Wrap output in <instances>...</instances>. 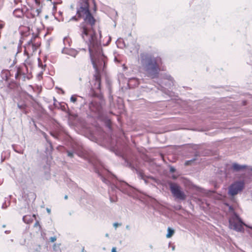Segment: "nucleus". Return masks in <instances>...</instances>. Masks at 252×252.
Here are the masks:
<instances>
[{"mask_svg": "<svg viewBox=\"0 0 252 252\" xmlns=\"http://www.w3.org/2000/svg\"><path fill=\"white\" fill-rule=\"evenodd\" d=\"M78 17H82L83 22L80 26V34L83 40L89 46V52L92 51L98 47L101 46L100 38L101 33H97L93 30V26L95 20L90 13L89 9L88 0H80V7L77 11Z\"/></svg>", "mask_w": 252, "mask_h": 252, "instance_id": "f257e3e1", "label": "nucleus"}, {"mask_svg": "<svg viewBox=\"0 0 252 252\" xmlns=\"http://www.w3.org/2000/svg\"><path fill=\"white\" fill-rule=\"evenodd\" d=\"M90 55L93 67L96 72L91 83L92 89L94 92H97L100 90L101 82L99 73L104 69L106 57L102 53L101 46L98 47L97 49L94 48L92 53L90 52Z\"/></svg>", "mask_w": 252, "mask_h": 252, "instance_id": "f03ea898", "label": "nucleus"}, {"mask_svg": "<svg viewBox=\"0 0 252 252\" xmlns=\"http://www.w3.org/2000/svg\"><path fill=\"white\" fill-rule=\"evenodd\" d=\"M139 63L148 77L152 79L158 77L161 63L160 58L143 53L140 55Z\"/></svg>", "mask_w": 252, "mask_h": 252, "instance_id": "7ed1b4c3", "label": "nucleus"}, {"mask_svg": "<svg viewBox=\"0 0 252 252\" xmlns=\"http://www.w3.org/2000/svg\"><path fill=\"white\" fill-rule=\"evenodd\" d=\"M244 184L243 182H235L229 187V193L231 195H235L237 194L239 191L242 190Z\"/></svg>", "mask_w": 252, "mask_h": 252, "instance_id": "20e7f679", "label": "nucleus"}, {"mask_svg": "<svg viewBox=\"0 0 252 252\" xmlns=\"http://www.w3.org/2000/svg\"><path fill=\"white\" fill-rule=\"evenodd\" d=\"M236 217L238 220V222H232L231 221H229L230 225L233 227V229L237 231H244V228L243 227V226L246 225V224L242 221L241 219L238 216H237Z\"/></svg>", "mask_w": 252, "mask_h": 252, "instance_id": "39448f33", "label": "nucleus"}, {"mask_svg": "<svg viewBox=\"0 0 252 252\" xmlns=\"http://www.w3.org/2000/svg\"><path fill=\"white\" fill-rule=\"evenodd\" d=\"M174 196L180 200H184L186 198V195L182 191L178 185L174 184Z\"/></svg>", "mask_w": 252, "mask_h": 252, "instance_id": "423d86ee", "label": "nucleus"}, {"mask_svg": "<svg viewBox=\"0 0 252 252\" xmlns=\"http://www.w3.org/2000/svg\"><path fill=\"white\" fill-rule=\"evenodd\" d=\"M37 49V46L32 43V40L28 42L25 45V51L34 52Z\"/></svg>", "mask_w": 252, "mask_h": 252, "instance_id": "0eeeda50", "label": "nucleus"}, {"mask_svg": "<svg viewBox=\"0 0 252 252\" xmlns=\"http://www.w3.org/2000/svg\"><path fill=\"white\" fill-rule=\"evenodd\" d=\"M63 52L73 57H75L78 54V51L74 49H64Z\"/></svg>", "mask_w": 252, "mask_h": 252, "instance_id": "6e6552de", "label": "nucleus"}, {"mask_svg": "<svg viewBox=\"0 0 252 252\" xmlns=\"http://www.w3.org/2000/svg\"><path fill=\"white\" fill-rule=\"evenodd\" d=\"M35 219V215H26L23 217V221L26 223H31L33 220V219Z\"/></svg>", "mask_w": 252, "mask_h": 252, "instance_id": "1a4fd4ad", "label": "nucleus"}, {"mask_svg": "<svg viewBox=\"0 0 252 252\" xmlns=\"http://www.w3.org/2000/svg\"><path fill=\"white\" fill-rule=\"evenodd\" d=\"M163 190L170 189L171 192L173 194V184L171 182H167L163 185Z\"/></svg>", "mask_w": 252, "mask_h": 252, "instance_id": "9d476101", "label": "nucleus"}, {"mask_svg": "<svg viewBox=\"0 0 252 252\" xmlns=\"http://www.w3.org/2000/svg\"><path fill=\"white\" fill-rule=\"evenodd\" d=\"M246 166H242L237 163H234L232 165V168L236 171H240L246 168Z\"/></svg>", "mask_w": 252, "mask_h": 252, "instance_id": "9b49d317", "label": "nucleus"}, {"mask_svg": "<svg viewBox=\"0 0 252 252\" xmlns=\"http://www.w3.org/2000/svg\"><path fill=\"white\" fill-rule=\"evenodd\" d=\"M10 201L8 198H5L4 202L3 203L1 208L2 209H6L8 206H9Z\"/></svg>", "mask_w": 252, "mask_h": 252, "instance_id": "f8f14e48", "label": "nucleus"}, {"mask_svg": "<svg viewBox=\"0 0 252 252\" xmlns=\"http://www.w3.org/2000/svg\"><path fill=\"white\" fill-rule=\"evenodd\" d=\"M138 177L140 179L143 180L145 181V183L147 184L148 183V181L147 180V179L145 177V176L144 175V174L141 172H138Z\"/></svg>", "mask_w": 252, "mask_h": 252, "instance_id": "ddd939ff", "label": "nucleus"}, {"mask_svg": "<svg viewBox=\"0 0 252 252\" xmlns=\"http://www.w3.org/2000/svg\"><path fill=\"white\" fill-rule=\"evenodd\" d=\"M168 233L166 235V238H170L173 234V229L170 227H168L167 229Z\"/></svg>", "mask_w": 252, "mask_h": 252, "instance_id": "4468645a", "label": "nucleus"}, {"mask_svg": "<svg viewBox=\"0 0 252 252\" xmlns=\"http://www.w3.org/2000/svg\"><path fill=\"white\" fill-rule=\"evenodd\" d=\"M76 96L77 95L75 94L71 95L70 98V101L75 103L77 101Z\"/></svg>", "mask_w": 252, "mask_h": 252, "instance_id": "2eb2a0df", "label": "nucleus"}, {"mask_svg": "<svg viewBox=\"0 0 252 252\" xmlns=\"http://www.w3.org/2000/svg\"><path fill=\"white\" fill-rule=\"evenodd\" d=\"M150 179L152 180L153 181H154L155 183H157L158 185L159 184V181L157 180L156 179L153 178V177H150Z\"/></svg>", "mask_w": 252, "mask_h": 252, "instance_id": "dca6fc26", "label": "nucleus"}, {"mask_svg": "<svg viewBox=\"0 0 252 252\" xmlns=\"http://www.w3.org/2000/svg\"><path fill=\"white\" fill-rule=\"evenodd\" d=\"M57 238L55 236H54V237H51L50 238V241L51 242H55Z\"/></svg>", "mask_w": 252, "mask_h": 252, "instance_id": "f3484780", "label": "nucleus"}, {"mask_svg": "<svg viewBox=\"0 0 252 252\" xmlns=\"http://www.w3.org/2000/svg\"><path fill=\"white\" fill-rule=\"evenodd\" d=\"M35 12L37 14V15H38L41 12V9L40 8H37L36 9Z\"/></svg>", "mask_w": 252, "mask_h": 252, "instance_id": "a211bd4d", "label": "nucleus"}, {"mask_svg": "<svg viewBox=\"0 0 252 252\" xmlns=\"http://www.w3.org/2000/svg\"><path fill=\"white\" fill-rule=\"evenodd\" d=\"M4 24L2 22H0V30L4 27Z\"/></svg>", "mask_w": 252, "mask_h": 252, "instance_id": "6ab92c4d", "label": "nucleus"}, {"mask_svg": "<svg viewBox=\"0 0 252 252\" xmlns=\"http://www.w3.org/2000/svg\"><path fill=\"white\" fill-rule=\"evenodd\" d=\"M101 180H102L103 182H104V183H105L106 184H108V181H107V180L106 179H105L103 177H101Z\"/></svg>", "mask_w": 252, "mask_h": 252, "instance_id": "aec40b11", "label": "nucleus"}, {"mask_svg": "<svg viewBox=\"0 0 252 252\" xmlns=\"http://www.w3.org/2000/svg\"><path fill=\"white\" fill-rule=\"evenodd\" d=\"M73 153L71 152H67V155L70 157H72Z\"/></svg>", "mask_w": 252, "mask_h": 252, "instance_id": "412c9836", "label": "nucleus"}, {"mask_svg": "<svg viewBox=\"0 0 252 252\" xmlns=\"http://www.w3.org/2000/svg\"><path fill=\"white\" fill-rule=\"evenodd\" d=\"M120 224L117 223V222H115L113 223V226L115 228H117V227Z\"/></svg>", "mask_w": 252, "mask_h": 252, "instance_id": "4be33fe9", "label": "nucleus"}, {"mask_svg": "<svg viewBox=\"0 0 252 252\" xmlns=\"http://www.w3.org/2000/svg\"><path fill=\"white\" fill-rule=\"evenodd\" d=\"M116 188H117L114 185H112L111 186V189L112 190H115Z\"/></svg>", "mask_w": 252, "mask_h": 252, "instance_id": "5701e85b", "label": "nucleus"}, {"mask_svg": "<svg viewBox=\"0 0 252 252\" xmlns=\"http://www.w3.org/2000/svg\"><path fill=\"white\" fill-rule=\"evenodd\" d=\"M111 252H117L116 248V247H113L112 250H111Z\"/></svg>", "mask_w": 252, "mask_h": 252, "instance_id": "b1692460", "label": "nucleus"}, {"mask_svg": "<svg viewBox=\"0 0 252 252\" xmlns=\"http://www.w3.org/2000/svg\"><path fill=\"white\" fill-rule=\"evenodd\" d=\"M34 1L37 5H39L40 2L38 0H34Z\"/></svg>", "mask_w": 252, "mask_h": 252, "instance_id": "393cba45", "label": "nucleus"}, {"mask_svg": "<svg viewBox=\"0 0 252 252\" xmlns=\"http://www.w3.org/2000/svg\"><path fill=\"white\" fill-rule=\"evenodd\" d=\"M70 20H77L76 16H73Z\"/></svg>", "mask_w": 252, "mask_h": 252, "instance_id": "a878e982", "label": "nucleus"}, {"mask_svg": "<svg viewBox=\"0 0 252 252\" xmlns=\"http://www.w3.org/2000/svg\"><path fill=\"white\" fill-rule=\"evenodd\" d=\"M46 211L48 212V214L51 213V210L49 208H46Z\"/></svg>", "mask_w": 252, "mask_h": 252, "instance_id": "bb28decb", "label": "nucleus"}, {"mask_svg": "<svg viewBox=\"0 0 252 252\" xmlns=\"http://www.w3.org/2000/svg\"><path fill=\"white\" fill-rule=\"evenodd\" d=\"M192 162V161H191V160L187 161H186V162L185 164H186V165H189V162Z\"/></svg>", "mask_w": 252, "mask_h": 252, "instance_id": "cd10ccee", "label": "nucleus"}, {"mask_svg": "<svg viewBox=\"0 0 252 252\" xmlns=\"http://www.w3.org/2000/svg\"><path fill=\"white\" fill-rule=\"evenodd\" d=\"M40 248L39 247L36 250H35L34 251V252H40Z\"/></svg>", "mask_w": 252, "mask_h": 252, "instance_id": "c85d7f7f", "label": "nucleus"}, {"mask_svg": "<svg viewBox=\"0 0 252 252\" xmlns=\"http://www.w3.org/2000/svg\"><path fill=\"white\" fill-rule=\"evenodd\" d=\"M169 247H171L172 250L173 251V246H171V243H169Z\"/></svg>", "mask_w": 252, "mask_h": 252, "instance_id": "c756f323", "label": "nucleus"}, {"mask_svg": "<svg viewBox=\"0 0 252 252\" xmlns=\"http://www.w3.org/2000/svg\"><path fill=\"white\" fill-rule=\"evenodd\" d=\"M170 170L171 172H173V167H172V166L170 167Z\"/></svg>", "mask_w": 252, "mask_h": 252, "instance_id": "7c9ffc66", "label": "nucleus"}, {"mask_svg": "<svg viewBox=\"0 0 252 252\" xmlns=\"http://www.w3.org/2000/svg\"><path fill=\"white\" fill-rule=\"evenodd\" d=\"M39 225V222H38V221H36V222L35 223V224H34V226H37V225Z\"/></svg>", "mask_w": 252, "mask_h": 252, "instance_id": "2f4dec72", "label": "nucleus"}, {"mask_svg": "<svg viewBox=\"0 0 252 252\" xmlns=\"http://www.w3.org/2000/svg\"><path fill=\"white\" fill-rule=\"evenodd\" d=\"M60 90L61 91L62 94H64V92L63 90H62V89H60Z\"/></svg>", "mask_w": 252, "mask_h": 252, "instance_id": "473e14b6", "label": "nucleus"}, {"mask_svg": "<svg viewBox=\"0 0 252 252\" xmlns=\"http://www.w3.org/2000/svg\"><path fill=\"white\" fill-rule=\"evenodd\" d=\"M64 199H67V198H68L67 195H65L64 196Z\"/></svg>", "mask_w": 252, "mask_h": 252, "instance_id": "72a5a7b5", "label": "nucleus"}, {"mask_svg": "<svg viewBox=\"0 0 252 252\" xmlns=\"http://www.w3.org/2000/svg\"><path fill=\"white\" fill-rule=\"evenodd\" d=\"M38 65H39V66H41V67L43 68V65H42V64H40V63H39Z\"/></svg>", "mask_w": 252, "mask_h": 252, "instance_id": "f704fd0d", "label": "nucleus"}, {"mask_svg": "<svg viewBox=\"0 0 252 252\" xmlns=\"http://www.w3.org/2000/svg\"><path fill=\"white\" fill-rule=\"evenodd\" d=\"M79 80L80 81H82V78L81 77H79Z\"/></svg>", "mask_w": 252, "mask_h": 252, "instance_id": "c9c22d12", "label": "nucleus"}, {"mask_svg": "<svg viewBox=\"0 0 252 252\" xmlns=\"http://www.w3.org/2000/svg\"><path fill=\"white\" fill-rule=\"evenodd\" d=\"M108 236H109V235H108V233H107V234H105V236H106V237H108Z\"/></svg>", "mask_w": 252, "mask_h": 252, "instance_id": "e433bc0d", "label": "nucleus"}, {"mask_svg": "<svg viewBox=\"0 0 252 252\" xmlns=\"http://www.w3.org/2000/svg\"><path fill=\"white\" fill-rule=\"evenodd\" d=\"M3 49H6V46H3Z\"/></svg>", "mask_w": 252, "mask_h": 252, "instance_id": "4c0bfd02", "label": "nucleus"}, {"mask_svg": "<svg viewBox=\"0 0 252 252\" xmlns=\"http://www.w3.org/2000/svg\"><path fill=\"white\" fill-rule=\"evenodd\" d=\"M18 106L20 108H22V106H20L19 104L18 105Z\"/></svg>", "mask_w": 252, "mask_h": 252, "instance_id": "58836bf2", "label": "nucleus"}, {"mask_svg": "<svg viewBox=\"0 0 252 252\" xmlns=\"http://www.w3.org/2000/svg\"><path fill=\"white\" fill-rule=\"evenodd\" d=\"M92 105H94V103H92V104H91V105L90 106V107H91V108L92 107Z\"/></svg>", "mask_w": 252, "mask_h": 252, "instance_id": "ea45409f", "label": "nucleus"}, {"mask_svg": "<svg viewBox=\"0 0 252 252\" xmlns=\"http://www.w3.org/2000/svg\"><path fill=\"white\" fill-rule=\"evenodd\" d=\"M82 252H84V248L82 249Z\"/></svg>", "mask_w": 252, "mask_h": 252, "instance_id": "a19ab883", "label": "nucleus"}, {"mask_svg": "<svg viewBox=\"0 0 252 252\" xmlns=\"http://www.w3.org/2000/svg\"><path fill=\"white\" fill-rule=\"evenodd\" d=\"M97 111H99V108H97Z\"/></svg>", "mask_w": 252, "mask_h": 252, "instance_id": "79ce46f5", "label": "nucleus"}, {"mask_svg": "<svg viewBox=\"0 0 252 252\" xmlns=\"http://www.w3.org/2000/svg\"><path fill=\"white\" fill-rule=\"evenodd\" d=\"M132 80H133V79H130L129 80V81H131Z\"/></svg>", "mask_w": 252, "mask_h": 252, "instance_id": "37998d69", "label": "nucleus"}, {"mask_svg": "<svg viewBox=\"0 0 252 252\" xmlns=\"http://www.w3.org/2000/svg\"><path fill=\"white\" fill-rule=\"evenodd\" d=\"M2 227H5V225H2Z\"/></svg>", "mask_w": 252, "mask_h": 252, "instance_id": "c03bdc74", "label": "nucleus"}]
</instances>
